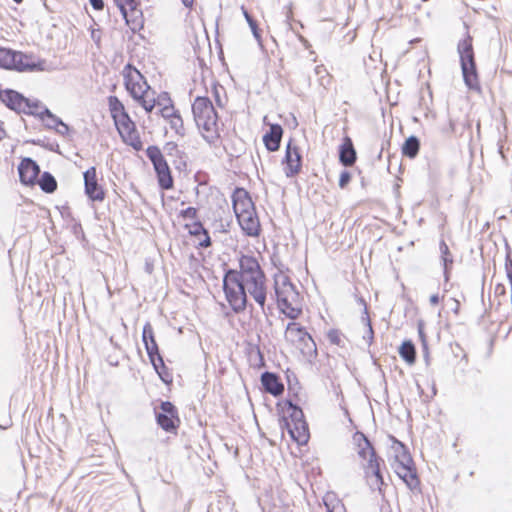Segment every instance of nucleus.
<instances>
[{
  "label": "nucleus",
  "instance_id": "f257e3e1",
  "mask_svg": "<svg viewBox=\"0 0 512 512\" xmlns=\"http://www.w3.org/2000/svg\"><path fill=\"white\" fill-rule=\"evenodd\" d=\"M222 289L231 310L242 313L248 305V294L265 313L267 299V277L258 259L253 254L238 253V269L222 263Z\"/></svg>",
  "mask_w": 512,
  "mask_h": 512
},
{
  "label": "nucleus",
  "instance_id": "f03ea898",
  "mask_svg": "<svg viewBox=\"0 0 512 512\" xmlns=\"http://www.w3.org/2000/svg\"><path fill=\"white\" fill-rule=\"evenodd\" d=\"M466 29L464 36L457 43V53L461 68L462 78L468 90L481 92L480 77L477 68L473 37L469 33V27L464 23Z\"/></svg>",
  "mask_w": 512,
  "mask_h": 512
},
{
  "label": "nucleus",
  "instance_id": "7ed1b4c3",
  "mask_svg": "<svg viewBox=\"0 0 512 512\" xmlns=\"http://www.w3.org/2000/svg\"><path fill=\"white\" fill-rule=\"evenodd\" d=\"M192 114L198 129L203 130V139L212 144L219 138L216 131L218 122V113L215 110L212 101L207 96H197L192 103Z\"/></svg>",
  "mask_w": 512,
  "mask_h": 512
},
{
  "label": "nucleus",
  "instance_id": "20e7f679",
  "mask_svg": "<svg viewBox=\"0 0 512 512\" xmlns=\"http://www.w3.org/2000/svg\"><path fill=\"white\" fill-rule=\"evenodd\" d=\"M0 68L16 72L48 71L45 59L33 53H24L11 48L0 47Z\"/></svg>",
  "mask_w": 512,
  "mask_h": 512
},
{
  "label": "nucleus",
  "instance_id": "39448f33",
  "mask_svg": "<svg viewBox=\"0 0 512 512\" xmlns=\"http://www.w3.org/2000/svg\"><path fill=\"white\" fill-rule=\"evenodd\" d=\"M146 156L153 165L159 188L172 189L174 187L172 172L161 149L157 145H150L146 148Z\"/></svg>",
  "mask_w": 512,
  "mask_h": 512
},
{
  "label": "nucleus",
  "instance_id": "423d86ee",
  "mask_svg": "<svg viewBox=\"0 0 512 512\" xmlns=\"http://www.w3.org/2000/svg\"><path fill=\"white\" fill-rule=\"evenodd\" d=\"M359 457L367 461L363 464V469L367 482L372 489L381 487L385 484L381 467L385 465L384 460L378 456L377 450H358Z\"/></svg>",
  "mask_w": 512,
  "mask_h": 512
},
{
  "label": "nucleus",
  "instance_id": "0eeeda50",
  "mask_svg": "<svg viewBox=\"0 0 512 512\" xmlns=\"http://www.w3.org/2000/svg\"><path fill=\"white\" fill-rule=\"evenodd\" d=\"M285 339L292 344H299L303 353L317 356V347L311 334H309L304 326L291 321L285 328Z\"/></svg>",
  "mask_w": 512,
  "mask_h": 512
},
{
  "label": "nucleus",
  "instance_id": "6e6552de",
  "mask_svg": "<svg viewBox=\"0 0 512 512\" xmlns=\"http://www.w3.org/2000/svg\"><path fill=\"white\" fill-rule=\"evenodd\" d=\"M154 414L158 426L167 433H176L180 419L177 407L171 401H161L154 408Z\"/></svg>",
  "mask_w": 512,
  "mask_h": 512
},
{
  "label": "nucleus",
  "instance_id": "1a4fd4ad",
  "mask_svg": "<svg viewBox=\"0 0 512 512\" xmlns=\"http://www.w3.org/2000/svg\"><path fill=\"white\" fill-rule=\"evenodd\" d=\"M124 86L134 101H139L150 86L141 72L131 64L124 67Z\"/></svg>",
  "mask_w": 512,
  "mask_h": 512
},
{
  "label": "nucleus",
  "instance_id": "9d476101",
  "mask_svg": "<svg viewBox=\"0 0 512 512\" xmlns=\"http://www.w3.org/2000/svg\"><path fill=\"white\" fill-rule=\"evenodd\" d=\"M280 427L282 430H286L292 439L298 446L306 445L310 439V431L308 423L303 417H297V419L289 420L285 415L280 418Z\"/></svg>",
  "mask_w": 512,
  "mask_h": 512
},
{
  "label": "nucleus",
  "instance_id": "9b49d317",
  "mask_svg": "<svg viewBox=\"0 0 512 512\" xmlns=\"http://www.w3.org/2000/svg\"><path fill=\"white\" fill-rule=\"evenodd\" d=\"M274 295L277 307H281L290 301H295L299 294L289 276L280 271L274 275Z\"/></svg>",
  "mask_w": 512,
  "mask_h": 512
},
{
  "label": "nucleus",
  "instance_id": "f8f14e48",
  "mask_svg": "<svg viewBox=\"0 0 512 512\" xmlns=\"http://www.w3.org/2000/svg\"><path fill=\"white\" fill-rule=\"evenodd\" d=\"M282 164L284 165L285 176L288 178L295 177L301 172L302 154L300 148L296 144H293L292 139H290L286 145Z\"/></svg>",
  "mask_w": 512,
  "mask_h": 512
},
{
  "label": "nucleus",
  "instance_id": "ddd939ff",
  "mask_svg": "<svg viewBox=\"0 0 512 512\" xmlns=\"http://www.w3.org/2000/svg\"><path fill=\"white\" fill-rule=\"evenodd\" d=\"M84 193L88 200L92 202H102L106 197V191L99 184L97 178V170L95 166L89 167L83 172Z\"/></svg>",
  "mask_w": 512,
  "mask_h": 512
},
{
  "label": "nucleus",
  "instance_id": "4468645a",
  "mask_svg": "<svg viewBox=\"0 0 512 512\" xmlns=\"http://www.w3.org/2000/svg\"><path fill=\"white\" fill-rule=\"evenodd\" d=\"M17 169L19 181L22 185L33 187L37 184V178L40 173V166L34 159L30 157L22 158Z\"/></svg>",
  "mask_w": 512,
  "mask_h": 512
},
{
  "label": "nucleus",
  "instance_id": "2eb2a0df",
  "mask_svg": "<svg viewBox=\"0 0 512 512\" xmlns=\"http://www.w3.org/2000/svg\"><path fill=\"white\" fill-rule=\"evenodd\" d=\"M107 101L116 130H120V128L127 125L129 126L130 123L134 122L126 111L124 104L117 96L110 95Z\"/></svg>",
  "mask_w": 512,
  "mask_h": 512
},
{
  "label": "nucleus",
  "instance_id": "dca6fc26",
  "mask_svg": "<svg viewBox=\"0 0 512 512\" xmlns=\"http://www.w3.org/2000/svg\"><path fill=\"white\" fill-rule=\"evenodd\" d=\"M231 201L235 216L245 215L256 209L250 193L244 187H235L231 195Z\"/></svg>",
  "mask_w": 512,
  "mask_h": 512
},
{
  "label": "nucleus",
  "instance_id": "f3484780",
  "mask_svg": "<svg viewBox=\"0 0 512 512\" xmlns=\"http://www.w3.org/2000/svg\"><path fill=\"white\" fill-rule=\"evenodd\" d=\"M236 220L242 230V233L247 237H259L261 234V224L256 209L248 212L247 214H239Z\"/></svg>",
  "mask_w": 512,
  "mask_h": 512
},
{
  "label": "nucleus",
  "instance_id": "a211bd4d",
  "mask_svg": "<svg viewBox=\"0 0 512 512\" xmlns=\"http://www.w3.org/2000/svg\"><path fill=\"white\" fill-rule=\"evenodd\" d=\"M26 98L24 94L12 88L0 90V102L17 114H22V111H24Z\"/></svg>",
  "mask_w": 512,
  "mask_h": 512
},
{
  "label": "nucleus",
  "instance_id": "6ab92c4d",
  "mask_svg": "<svg viewBox=\"0 0 512 512\" xmlns=\"http://www.w3.org/2000/svg\"><path fill=\"white\" fill-rule=\"evenodd\" d=\"M262 389L274 397H279L284 392V384L276 372L264 371L260 376Z\"/></svg>",
  "mask_w": 512,
  "mask_h": 512
},
{
  "label": "nucleus",
  "instance_id": "aec40b11",
  "mask_svg": "<svg viewBox=\"0 0 512 512\" xmlns=\"http://www.w3.org/2000/svg\"><path fill=\"white\" fill-rule=\"evenodd\" d=\"M338 160L344 167H351L357 161V152L351 137L345 135L338 146Z\"/></svg>",
  "mask_w": 512,
  "mask_h": 512
},
{
  "label": "nucleus",
  "instance_id": "412c9836",
  "mask_svg": "<svg viewBox=\"0 0 512 512\" xmlns=\"http://www.w3.org/2000/svg\"><path fill=\"white\" fill-rule=\"evenodd\" d=\"M439 251L440 263L443 269L444 291L447 292V285L451 279V273L454 265V257L444 239H441L439 242Z\"/></svg>",
  "mask_w": 512,
  "mask_h": 512
},
{
  "label": "nucleus",
  "instance_id": "4be33fe9",
  "mask_svg": "<svg viewBox=\"0 0 512 512\" xmlns=\"http://www.w3.org/2000/svg\"><path fill=\"white\" fill-rule=\"evenodd\" d=\"M166 155L172 158V163L176 170L186 171L188 167V155L185 151L180 150L177 143L169 141L164 145Z\"/></svg>",
  "mask_w": 512,
  "mask_h": 512
},
{
  "label": "nucleus",
  "instance_id": "5701e85b",
  "mask_svg": "<svg viewBox=\"0 0 512 512\" xmlns=\"http://www.w3.org/2000/svg\"><path fill=\"white\" fill-rule=\"evenodd\" d=\"M283 128L278 123H273L269 126V129L264 133L262 140L265 148L269 152L278 151L281 146V140L283 136Z\"/></svg>",
  "mask_w": 512,
  "mask_h": 512
},
{
  "label": "nucleus",
  "instance_id": "b1692460",
  "mask_svg": "<svg viewBox=\"0 0 512 512\" xmlns=\"http://www.w3.org/2000/svg\"><path fill=\"white\" fill-rule=\"evenodd\" d=\"M120 138L126 144L131 146L135 151H140L143 149V143L141 141L139 132L137 130L135 122L129 124V126H124L117 130Z\"/></svg>",
  "mask_w": 512,
  "mask_h": 512
},
{
  "label": "nucleus",
  "instance_id": "393cba45",
  "mask_svg": "<svg viewBox=\"0 0 512 512\" xmlns=\"http://www.w3.org/2000/svg\"><path fill=\"white\" fill-rule=\"evenodd\" d=\"M184 228L188 229L191 236L199 239L197 245L198 248H208L212 245V239L209 231L204 227L200 220H195L192 224H185Z\"/></svg>",
  "mask_w": 512,
  "mask_h": 512
},
{
  "label": "nucleus",
  "instance_id": "a878e982",
  "mask_svg": "<svg viewBox=\"0 0 512 512\" xmlns=\"http://www.w3.org/2000/svg\"><path fill=\"white\" fill-rule=\"evenodd\" d=\"M397 476L406 484L408 489H410L412 492H421L420 488V479L417 474V469H406V471L403 470V468H400V473L397 474Z\"/></svg>",
  "mask_w": 512,
  "mask_h": 512
},
{
  "label": "nucleus",
  "instance_id": "bb28decb",
  "mask_svg": "<svg viewBox=\"0 0 512 512\" xmlns=\"http://www.w3.org/2000/svg\"><path fill=\"white\" fill-rule=\"evenodd\" d=\"M391 466L396 474L400 473V468H403L404 471L416 468L409 450H400V453L395 455Z\"/></svg>",
  "mask_w": 512,
  "mask_h": 512
},
{
  "label": "nucleus",
  "instance_id": "cd10ccee",
  "mask_svg": "<svg viewBox=\"0 0 512 512\" xmlns=\"http://www.w3.org/2000/svg\"><path fill=\"white\" fill-rule=\"evenodd\" d=\"M420 146V139L416 135H410L402 144V155L409 159H414L419 154Z\"/></svg>",
  "mask_w": 512,
  "mask_h": 512
},
{
  "label": "nucleus",
  "instance_id": "c85d7f7f",
  "mask_svg": "<svg viewBox=\"0 0 512 512\" xmlns=\"http://www.w3.org/2000/svg\"><path fill=\"white\" fill-rule=\"evenodd\" d=\"M45 108H48L42 101H40L39 99L37 98H26V101H25V104H24V111H22V114H25V115H28V116H33L37 119H40L41 116H43L44 114H42L41 112L45 109Z\"/></svg>",
  "mask_w": 512,
  "mask_h": 512
},
{
  "label": "nucleus",
  "instance_id": "c756f323",
  "mask_svg": "<svg viewBox=\"0 0 512 512\" xmlns=\"http://www.w3.org/2000/svg\"><path fill=\"white\" fill-rule=\"evenodd\" d=\"M242 14L252 32L253 37L258 43V46L263 50V39H262V31L259 28L257 20L249 13V11L245 8L244 5L241 6Z\"/></svg>",
  "mask_w": 512,
  "mask_h": 512
},
{
  "label": "nucleus",
  "instance_id": "7c9ffc66",
  "mask_svg": "<svg viewBox=\"0 0 512 512\" xmlns=\"http://www.w3.org/2000/svg\"><path fill=\"white\" fill-rule=\"evenodd\" d=\"M399 356L408 364L413 365L416 362V347L412 340L405 339L398 348Z\"/></svg>",
  "mask_w": 512,
  "mask_h": 512
},
{
  "label": "nucleus",
  "instance_id": "2f4dec72",
  "mask_svg": "<svg viewBox=\"0 0 512 512\" xmlns=\"http://www.w3.org/2000/svg\"><path fill=\"white\" fill-rule=\"evenodd\" d=\"M37 184L40 189L47 194L54 193L58 187L56 178L49 171H44L40 178H37Z\"/></svg>",
  "mask_w": 512,
  "mask_h": 512
},
{
  "label": "nucleus",
  "instance_id": "473e14b6",
  "mask_svg": "<svg viewBox=\"0 0 512 512\" xmlns=\"http://www.w3.org/2000/svg\"><path fill=\"white\" fill-rule=\"evenodd\" d=\"M248 361L251 366L255 368H262L265 367V359L264 355L260 350V347L258 345H250L248 348Z\"/></svg>",
  "mask_w": 512,
  "mask_h": 512
},
{
  "label": "nucleus",
  "instance_id": "72a5a7b5",
  "mask_svg": "<svg viewBox=\"0 0 512 512\" xmlns=\"http://www.w3.org/2000/svg\"><path fill=\"white\" fill-rule=\"evenodd\" d=\"M161 99H166L167 100V104H163V107H161V109L159 110V113L160 115L164 118V119H169L171 117H173L174 115H176L179 110H176L174 108V105H173V101L169 95L168 92H161L158 96V105H160V100Z\"/></svg>",
  "mask_w": 512,
  "mask_h": 512
},
{
  "label": "nucleus",
  "instance_id": "f704fd0d",
  "mask_svg": "<svg viewBox=\"0 0 512 512\" xmlns=\"http://www.w3.org/2000/svg\"><path fill=\"white\" fill-rule=\"evenodd\" d=\"M41 113L44 115L41 116L39 120L46 129L55 130L59 127V124H62V119L54 114L49 108H45Z\"/></svg>",
  "mask_w": 512,
  "mask_h": 512
},
{
  "label": "nucleus",
  "instance_id": "c9c22d12",
  "mask_svg": "<svg viewBox=\"0 0 512 512\" xmlns=\"http://www.w3.org/2000/svg\"><path fill=\"white\" fill-rule=\"evenodd\" d=\"M128 18H129V24L128 26L131 27L133 31L140 30L144 26V19H143V13L141 9L138 8V6H134L133 8L128 9Z\"/></svg>",
  "mask_w": 512,
  "mask_h": 512
},
{
  "label": "nucleus",
  "instance_id": "e433bc0d",
  "mask_svg": "<svg viewBox=\"0 0 512 512\" xmlns=\"http://www.w3.org/2000/svg\"><path fill=\"white\" fill-rule=\"evenodd\" d=\"M152 367L164 384L169 385L172 383L173 376L170 369L166 366L164 359L155 362V366Z\"/></svg>",
  "mask_w": 512,
  "mask_h": 512
},
{
  "label": "nucleus",
  "instance_id": "4c0bfd02",
  "mask_svg": "<svg viewBox=\"0 0 512 512\" xmlns=\"http://www.w3.org/2000/svg\"><path fill=\"white\" fill-rule=\"evenodd\" d=\"M294 301L288 302L287 305H281V307H278L279 312L283 314L286 318L291 319L292 321H295L298 319L302 313L303 309L302 307H295L293 306Z\"/></svg>",
  "mask_w": 512,
  "mask_h": 512
},
{
  "label": "nucleus",
  "instance_id": "58836bf2",
  "mask_svg": "<svg viewBox=\"0 0 512 512\" xmlns=\"http://www.w3.org/2000/svg\"><path fill=\"white\" fill-rule=\"evenodd\" d=\"M283 406L289 411V416L287 417L289 420L303 417L304 412L302 408L292 398H286L283 401Z\"/></svg>",
  "mask_w": 512,
  "mask_h": 512
},
{
  "label": "nucleus",
  "instance_id": "ea45409f",
  "mask_svg": "<svg viewBox=\"0 0 512 512\" xmlns=\"http://www.w3.org/2000/svg\"><path fill=\"white\" fill-rule=\"evenodd\" d=\"M28 142L35 146H39L46 150H49L51 152H57V153L60 152L59 144L55 140L51 141L47 137L32 139Z\"/></svg>",
  "mask_w": 512,
  "mask_h": 512
},
{
  "label": "nucleus",
  "instance_id": "a19ab883",
  "mask_svg": "<svg viewBox=\"0 0 512 512\" xmlns=\"http://www.w3.org/2000/svg\"><path fill=\"white\" fill-rule=\"evenodd\" d=\"M114 3L117 6V8L119 9L126 24H129L128 8H133L134 6H139V2L137 0H114Z\"/></svg>",
  "mask_w": 512,
  "mask_h": 512
},
{
  "label": "nucleus",
  "instance_id": "79ce46f5",
  "mask_svg": "<svg viewBox=\"0 0 512 512\" xmlns=\"http://www.w3.org/2000/svg\"><path fill=\"white\" fill-rule=\"evenodd\" d=\"M288 395L298 399L299 390L301 389L297 376L294 373L286 374Z\"/></svg>",
  "mask_w": 512,
  "mask_h": 512
},
{
  "label": "nucleus",
  "instance_id": "37998d69",
  "mask_svg": "<svg viewBox=\"0 0 512 512\" xmlns=\"http://www.w3.org/2000/svg\"><path fill=\"white\" fill-rule=\"evenodd\" d=\"M144 347L152 366H155V362L163 359L157 342L144 344Z\"/></svg>",
  "mask_w": 512,
  "mask_h": 512
},
{
  "label": "nucleus",
  "instance_id": "c03bdc74",
  "mask_svg": "<svg viewBox=\"0 0 512 512\" xmlns=\"http://www.w3.org/2000/svg\"><path fill=\"white\" fill-rule=\"evenodd\" d=\"M352 442L356 448H374L373 443L361 431L354 432Z\"/></svg>",
  "mask_w": 512,
  "mask_h": 512
},
{
  "label": "nucleus",
  "instance_id": "a18cd8bd",
  "mask_svg": "<svg viewBox=\"0 0 512 512\" xmlns=\"http://www.w3.org/2000/svg\"><path fill=\"white\" fill-rule=\"evenodd\" d=\"M168 120H169L171 129H173L177 135H179L181 137L185 136L186 131L184 128V123H183V119L181 117L180 112H178L176 115L169 118Z\"/></svg>",
  "mask_w": 512,
  "mask_h": 512
},
{
  "label": "nucleus",
  "instance_id": "49530a36",
  "mask_svg": "<svg viewBox=\"0 0 512 512\" xmlns=\"http://www.w3.org/2000/svg\"><path fill=\"white\" fill-rule=\"evenodd\" d=\"M361 321L367 328L366 333L363 335V340L367 342L368 346H371L374 341V330L372 327L370 316H361Z\"/></svg>",
  "mask_w": 512,
  "mask_h": 512
},
{
  "label": "nucleus",
  "instance_id": "de8ad7c7",
  "mask_svg": "<svg viewBox=\"0 0 512 512\" xmlns=\"http://www.w3.org/2000/svg\"><path fill=\"white\" fill-rule=\"evenodd\" d=\"M142 342L143 344L156 342L154 329L152 324L147 321L142 329Z\"/></svg>",
  "mask_w": 512,
  "mask_h": 512
},
{
  "label": "nucleus",
  "instance_id": "09e8293b",
  "mask_svg": "<svg viewBox=\"0 0 512 512\" xmlns=\"http://www.w3.org/2000/svg\"><path fill=\"white\" fill-rule=\"evenodd\" d=\"M225 93V89L222 85L215 82L212 86V95L214 97V100L216 102V105L220 108L224 107L225 103L222 101L221 93Z\"/></svg>",
  "mask_w": 512,
  "mask_h": 512
},
{
  "label": "nucleus",
  "instance_id": "8fccbe9b",
  "mask_svg": "<svg viewBox=\"0 0 512 512\" xmlns=\"http://www.w3.org/2000/svg\"><path fill=\"white\" fill-rule=\"evenodd\" d=\"M178 217L182 218L183 220H186V219H191L193 221L199 220L198 219V209L195 207L189 206L185 209H182L179 212Z\"/></svg>",
  "mask_w": 512,
  "mask_h": 512
},
{
  "label": "nucleus",
  "instance_id": "3c124183",
  "mask_svg": "<svg viewBox=\"0 0 512 512\" xmlns=\"http://www.w3.org/2000/svg\"><path fill=\"white\" fill-rule=\"evenodd\" d=\"M145 95H146V94H144V95L142 96V98H141L139 101H136V102H137L139 105H141V106L143 107V109H144L147 113H151V112L153 111L154 107H155L156 105H158V98H157V99L153 98L151 101H147V100L145 99Z\"/></svg>",
  "mask_w": 512,
  "mask_h": 512
},
{
  "label": "nucleus",
  "instance_id": "603ef678",
  "mask_svg": "<svg viewBox=\"0 0 512 512\" xmlns=\"http://www.w3.org/2000/svg\"><path fill=\"white\" fill-rule=\"evenodd\" d=\"M352 180V174L348 170H342L339 175L338 185L341 189H345Z\"/></svg>",
  "mask_w": 512,
  "mask_h": 512
},
{
  "label": "nucleus",
  "instance_id": "864d4df0",
  "mask_svg": "<svg viewBox=\"0 0 512 512\" xmlns=\"http://www.w3.org/2000/svg\"><path fill=\"white\" fill-rule=\"evenodd\" d=\"M417 332L421 345H428V339L425 333V323L422 319L417 321Z\"/></svg>",
  "mask_w": 512,
  "mask_h": 512
},
{
  "label": "nucleus",
  "instance_id": "5fc2aeb1",
  "mask_svg": "<svg viewBox=\"0 0 512 512\" xmlns=\"http://www.w3.org/2000/svg\"><path fill=\"white\" fill-rule=\"evenodd\" d=\"M327 337L331 344L340 345V331L338 329H330L327 333Z\"/></svg>",
  "mask_w": 512,
  "mask_h": 512
},
{
  "label": "nucleus",
  "instance_id": "6e6d98bb",
  "mask_svg": "<svg viewBox=\"0 0 512 512\" xmlns=\"http://www.w3.org/2000/svg\"><path fill=\"white\" fill-rule=\"evenodd\" d=\"M54 131L61 136H68L71 132H73V129L62 120V124H59V127Z\"/></svg>",
  "mask_w": 512,
  "mask_h": 512
},
{
  "label": "nucleus",
  "instance_id": "4d7b16f0",
  "mask_svg": "<svg viewBox=\"0 0 512 512\" xmlns=\"http://www.w3.org/2000/svg\"><path fill=\"white\" fill-rule=\"evenodd\" d=\"M505 272L509 283H512V257H505Z\"/></svg>",
  "mask_w": 512,
  "mask_h": 512
},
{
  "label": "nucleus",
  "instance_id": "13d9d810",
  "mask_svg": "<svg viewBox=\"0 0 512 512\" xmlns=\"http://www.w3.org/2000/svg\"><path fill=\"white\" fill-rule=\"evenodd\" d=\"M355 297H356L357 303L363 306L362 316L369 315L368 305H367V302L364 299V297L360 296V295H356Z\"/></svg>",
  "mask_w": 512,
  "mask_h": 512
},
{
  "label": "nucleus",
  "instance_id": "bf43d9fd",
  "mask_svg": "<svg viewBox=\"0 0 512 512\" xmlns=\"http://www.w3.org/2000/svg\"><path fill=\"white\" fill-rule=\"evenodd\" d=\"M92 8L97 11L103 10L105 3L103 0H89Z\"/></svg>",
  "mask_w": 512,
  "mask_h": 512
},
{
  "label": "nucleus",
  "instance_id": "052dcab7",
  "mask_svg": "<svg viewBox=\"0 0 512 512\" xmlns=\"http://www.w3.org/2000/svg\"><path fill=\"white\" fill-rule=\"evenodd\" d=\"M421 348H422L423 359L425 361V364L429 365V363H430L429 344L428 345H421Z\"/></svg>",
  "mask_w": 512,
  "mask_h": 512
},
{
  "label": "nucleus",
  "instance_id": "680f3d73",
  "mask_svg": "<svg viewBox=\"0 0 512 512\" xmlns=\"http://www.w3.org/2000/svg\"><path fill=\"white\" fill-rule=\"evenodd\" d=\"M495 294L497 296H504L506 294V287L502 283H498L495 286Z\"/></svg>",
  "mask_w": 512,
  "mask_h": 512
},
{
  "label": "nucleus",
  "instance_id": "e2e57ef3",
  "mask_svg": "<svg viewBox=\"0 0 512 512\" xmlns=\"http://www.w3.org/2000/svg\"><path fill=\"white\" fill-rule=\"evenodd\" d=\"M440 300H441V298H440L439 294H437V293L432 294L429 298V302L432 306H437L440 303Z\"/></svg>",
  "mask_w": 512,
  "mask_h": 512
},
{
  "label": "nucleus",
  "instance_id": "0e129e2a",
  "mask_svg": "<svg viewBox=\"0 0 512 512\" xmlns=\"http://www.w3.org/2000/svg\"><path fill=\"white\" fill-rule=\"evenodd\" d=\"M389 437H390L391 439H393L394 444H396V445L398 446V448H401V449L407 448V446H406L403 442H401V441H399V440L395 439L393 436H389Z\"/></svg>",
  "mask_w": 512,
  "mask_h": 512
},
{
  "label": "nucleus",
  "instance_id": "69168bd1",
  "mask_svg": "<svg viewBox=\"0 0 512 512\" xmlns=\"http://www.w3.org/2000/svg\"><path fill=\"white\" fill-rule=\"evenodd\" d=\"M194 1H195V0H181L182 4H183L186 8H192Z\"/></svg>",
  "mask_w": 512,
  "mask_h": 512
},
{
  "label": "nucleus",
  "instance_id": "338daca9",
  "mask_svg": "<svg viewBox=\"0 0 512 512\" xmlns=\"http://www.w3.org/2000/svg\"><path fill=\"white\" fill-rule=\"evenodd\" d=\"M290 454H291L293 457H301L302 450H301V449H298V450H290Z\"/></svg>",
  "mask_w": 512,
  "mask_h": 512
},
{
  "label": "nucleus",
  "instance_id": "774afa93",
  "mask_svg": "<svg viewBox=\"0 0 512 512\" xmlns=\"http://www.w3.org/2000/svg\"><path fill=\"white\" fill-rule=\"evenodd\" d=\"M505 252V257H511V248L507 241L505 242Z\"/></svg>",
  "mask_w": 512,
  "mask_h": 512
}]
</instances>
